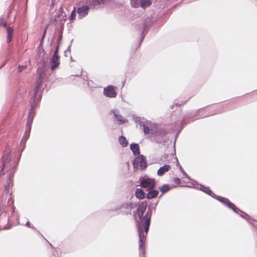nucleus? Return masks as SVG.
Returning <instances> with one entry per match:
<instances>
[{"label":"nucleus","instance_id":"obj_1","mask_svg":"<svg viewBox=\"0 0 257 257\" xmlns=\"http://www.w3.org/2000/svg\"><path fill=\"white\" fill-rule=\"evenodd\" d=\"M148 203L144 201L140 203L137 209V213L139 221H137V226L139 236V249L140 255L145 257V249L144 243L145 242L146 236L149 229L151 218L152 215V209L148 207L147 212L144 215L147 207Z\"/></svg>","mask_w":257,"mask_h":257},{"label":"nucleus","instance_id":"obj_2","mask_svg":"<svg viewBox=\"0 0 257 257\" xmlns=\"http://www.w3.org/2000/svg\"><path fill=\"white\" fill-rule=\"evenodd\" d=\"M11 152L10 148L8 147L4 151L2 158V168L0 173L1 176L4 175L6 172H9V181L5 186V190L8 193L9 192L10 188L12 187L13 176L19 163V160L17 161L11 160Z\"/></svg>","mask_w":257,"mask_h":257},{"label":"nucleus","instance_id":"obj_3","mask_svg":"<svg viewBox=\"0 0 257 257\" xmlns=\"http://www.w3.org/2000/svg\"><path fill=\"white\" fill-rule=\"evenodd\" d=\"M196 185L197 187H194L195 188H196L199 189L200 190L202 191V192L206 193L207 194L211 196L212 197L218 200L229 208L233 209L234 211L236 212V208L235 205L231 202H230L228 199L216 195L207 187H205L201 184H197Z\"/></svg>","mask_w":257,"mask_h":257},{"label":"nucleus","instance_id":"obj_4","mask_svg":"<svg viewBox=\"0 0 257 257\" xmlns=\"http://www.w3.org/2000/svg\"><path fill=\"white\" fill-rule=\"evenodd\" d=\"M136 207V204L131 202H125L117 204L112 210L119 211L122 215L131 214V210Z\"/></svg>","mask_w":257,"mask_h":257},{"label":"nucleus","instance_id":"obj_5","mask_svg":"<svg viewBox=\"0 0 257 257\" xmlns=\"http://www.w3.org/2000/svg\"><path fill=\"white\" fill-rule=\"evenodd\" d=\"M140 186L148 190L153 189L156 186V181L154 178H151L145 176L141 177L139 179Z\"/></svg>","mask_w":257,"mask_h":257},{"label":"nucleus","instance_id":"obj_6","mask_svg":"<svg viewBox=\"0 0 257 257\" xmlns=\"http://www.w3.org/2000/svg\"><path fill=\"white\" fill-rule=\"evenodd\" d=\"M43 79V74H40L38 80H37L36 86L33 90V102L36 104H38V102L41 98L40 94H38V91L40 88V86L42 83Z\"/></svg>","mask_w":257,"mask_h":257},{"label":"nucleus","instance_id":"obj_7","mask_svg":"<svg viewBox=\"0 0 257 257\" xmlns=\"http://www.w3.org/2000/svg\"><path fill=\"white\" fill-rule=\"evenodd\" d=\"M148 164L146 157L143 155H139L136 157L133 161V167L134 168H138L140 167L142 171L145 170L147 168Z\"/></svg>","mask_w":257,"mask_h":257},{"label":"nucleus","instance_id":"obj_8","mask_svg":"<svg viewBox=\"0 0 257 257\" xmlns=\"http://www.w3.org/2000/svg\"><path fill=\"white\" fill-rule=\"evenodd\" d=\"M6 208V206H1L0 207V227L4 229H6V226L8 224L9 220Z\"/></svg>","mask_w":257,"mask_h":257},{"label":"nucleus","instance_id":"obj_9","mask_svg":"<svg viewBox=\"0 0 257 257\" xmlns=\"http://www.w3.org/2000/svg\"><path fill=\"white\" fill-rule=\"evenodd\" d=\"M110 113L113 114L114 120L117 122L118 125L123 124L127 122V120H125L123 117L119 114L118 110H112Z\"/></svg>","mask_w":257,"mask_h":257},{"label":"nucleus","instance_id":"obj_10","mask_svg":"<svg viewBox=\"0 0 257 257\" xmlns=\"http://www.w3.org/2000/svg\"><path fill=\"white\" fill-rule=\"evenodd\" d=\"M103 94L109 98H115L117 93L113 85H108L103 89Z\"/></svg>","mask_w":257,"mask_h":257},{"label":"nucleus","instance_id":"obj_11","mask_svg":"<svg viewBox=\"0 0 257 257\" xmlns=\"http://www.w3.org/2000/svg\"><path fill=\"white\" fill-rule=\"evenodd\" d=\"M37 104H38L34 103V102L31 104V109L29 111V117L27 121V126L31 127L33 118L35 116L34 110L36 108Z\"/></svg>","mask_w":257,"mask_h":257},{"label":"nucleus","instance_id":"obj_12","mask_svg":"<svg viewBox=\"0 0 257 257\" xmlns=\"http://www.w3.org/2000/svg\"><path fill=\"white\" fill-rule=\"evenodd\" d=\"M89 8L87 6H83L81 7L78 8L77 13L78 14V18L79 19H81L86 17L88 15Z\"/></svg>","mask_w":257,"mask_h":257},{"label":"nucleus","instance_id":"obj_13","mask_svg":"<svg viewBox=\"0 0 257 257\" xmlns=\"http://www.w3.org/2000/svg\"><path fill=\"white\" fill-rule=\"evenodd\" d=\"M60 64V57L52 56L50 61V68L53 71L57 68Z\"/></svg>","mask_w":257,"mask_h":257},{"label":"nucleus","instance_id":"obj_14","mask_svg":"<svg viewBox=\"0 0 257 257\" xmlns=\"http://www.w3.org/2000/svg\"><path fill=\"white\" fill-rule=\"evenodd\" d=\"M171 167L169 165H165L161 167L157 171L158 176H163L165 173L167 172L170 169Z\"/></svg>","mask_w":257,"mask_h":257},{"label":"nucleus","instance_id":"obj_15","mask_svg":"<svg viewBox=\"0 0 257 257\" xmlns=\"http://www.w3.org/2000/svg\"><path fill=\"white\" fill-rule=\"evenodd\" d=\"M130 148L135 156L140 154V147L138 144L133 143L130 145Z\"/></svg>","mask_w":257,"mask_h":257},{"label":"nucleus","instance_id":"obj_16","mask_svg":"<svg viewBox=\"0 0 257 257\" xmlns=\"http://www.w3.org/2000/svg\"><path fill=\"white\" fill-rule=\"evenodd\" d=\"M149 191V192L147 194V198L149 199L155 198L158 195L159 191L157 190L152 189Z\"/></svg>","mask_w":257,"mask_h":257},{"label":"nucleus","instance_id":"obj_17","mask_svg":"<svg viewBox=\"0 0 257 257\" xmlns=\"http://www.w3.org/2000/svg\"><path fill=\"white\" fill-rule=\"evenodd\" d=\"M133 118L135 120V122L137 124L140 125L141 126H142L143 125H144L146 123L144 118H141L139 116L133 115Z\"/></svg>","mask_w":257,"mask_h":257},{"label":"nucleus","instance_id":"obj_18","mask_svg":"<svg viewBox=\"0 0 257 257\" xmlns=\"http://www.w3.org/2000/svg\"><path fill=\"white\" fill-rule=\"evenodd\" d=\"M136 197L140 199H144L145 197V193L142 189L138 188L135 191Z\"/></svg>","mask_w":257,"mask_h":257},{"label":"nucleus","instance_id":"obj_19","mask_svg":"<svg viewBox=\"0 0 257 257\" xmlns=\"http://www.w3.org/2000/svg\"><path fill=\"white\" fill-rule=\"evenodd\" d=\"M13 31H14L13 29L11 27H9L7 29V42L8 43H9L12 40Z\"/></svg>","mask_w":257,"mask_h":257},{"label":"nucleus","instance_id":"obj_20","mask_svg":"<svg viewBox=\"0 0 257 257\" xmlns=\"http://www.w3.org/2000/svg\"><path fill=\"white\" fill-rule=\"evenodd\" d=\"M30 134L28 133H25L24 134V136L21 140V146L22 147V151L24 149L25 147V144L27 141V140L29 138Z\"/></svg>","mask_w":257,"mask_h":257},{"label":"nucleus","instance_id":"obj_21","mask_svg":"<svg viewBox=\"0 0 257 257\" xmlns=\"http://www.w3.org/2000/svg\"><path fill=\"white\" fill-rule=\"evenodd\" d=\"M118 142L119 144L122 147H125L128 145V142L126 139V138L123 137V136H121L118 138Z\"/></svg>","mask_w":257,"mask_h":257},{"label":"nucleus","instance_id":"obj_22","mask_svg":"<svg viewBox=\"0 0 257 257\" xmlns=\"http://www.w3.org/2000/svg\"><path fill=\"white\" fill-rule=\"evenodd\" d=\"M151 4V0H141L140 1V6L143 8L148 7L150 6Z\"/></svg>","mask_w":257,"mask_h":257},{"label":"nucleus","instance_id":"obj_23","mask_svg":"<svg viewBox=\"0 0 257 257\" xmlns=\"http://www.w3.org/2000/svg\"><path fill=\"white\" fill-rule=\"evenodd\" d=\"M159 190L162 193H165L170 190V187L168 184H164L159 187Z\"/></svg>","mask_w":257,"mask_h":257},{"label":"nucleus","instance_id":"obj_24","mask_svg":"<svg viewBox=\"0 0 257 257\" xmlns=\"http://www.w3.org/2000/svg\"><path fill=\"white\" fill-rule=\"evenodd\" d=\"M148 124V123L147 122V124H146V123H145L142 126H143V131H144V133L145 135L149 134L150 133V126Z\"/></svg>","mask_w":257,"mask_h":257},{"label":"nucleus","instance_id":"obj_25","mask_svg":"<svg viewBox=\"0 0 257 257\" xmlns=\"http://www.w3.org/2000/svg\"><path fill=\"white\" fill-rule=\"evenodd\" d=\"M102 3H101L99 0H92V1L90 2V5L91 7L95 8Z\"/></svg>","mask_w":257,"mask_h":257},{"label":"nucleus","instance_id":"obj_26","mask_svg":"<svg viewBox=\"0 0 257 257\" xmlns=\"http://www.w3.org/2000/svg\"><path fill=\"white\" fill-rule=\"evenodd\" d=\"M143 31L142 33L141 38L140 39L141 43L143 41V40L147 32V31H146V29H147V26L145 23L143 25Z\"/></svg>","mask_w":257,"mask_h":257},{"label":"nucleus","instance_id":"obj_27","mask_svg":"<svg viewBox=\"0 0 257 257\" xmlns=\"http://www.w3.org/2000/svg\"><path fill=\"white\" fill-rule=\"evenodd\" d=\"M58 21H65L66 15H63V13L62 12L61 14H59L57 16ZM55 21H57V20L56 19Z\"/></svg>","mask_w":257,"mask_h":257},{"label":"nucleus","instance_id":"obj_28","mask_svg":"<svg viewBox=\"0 0 257 257\" xmlns=\"http://www.w3.org/2000/svg\"><path fill=\"white\" fill-rule=\"evenodd\" d=\"M240 216L241 217H242V218L246 219L247 220V221L250 223V224H252V225L254 226V224L252 223V222L251 221L250 219V218H249V216H248V214H245L244 213V215H240Z\"/></svg>","mask_w":257,"mask_h":257},{"label":"nucleus","instance_id":"obj_29","mask_svg":"<svg viewBox=\"0 0 257 257\" xmlns=\"http://www.w3.org/2000/svg\"><path fill=\"white\" fill-rule=\"evenodd\" d=\"M25 225H26V226L29 227H31V228H32L33 229H34V230L37 231L38 232V233H39V234H40V235H41V236H42V237H43L45 240H46V239L44 238V237L43 236V235H42V234H41L40 233V232H39V231H38V230H37V229L35 227H33V226H31V225H30V222H29V221H27V222H26V224H25Z\"/></svg>","mask_w":257,"mask_h":257},{"label":"nucleus","instance_id":"obj_30","mask_svg":"<svg viewBox=\"0 0 257 257\" xmlns=\"http://www.w3.org/2000/svg\"><path fill=\"white\" fill-rule=\"evenodd\" d=\"M75 16H76V9L74 7L73 8V11L71 12L70 17V20H73L75 18Z\"/></svg>","mask_w":257,"mask_h":257},{"label":"nucleus","instance_id":"obj_31","mask_svg":"<svg viewBox=\"0 0 257 257\" xmlns=\"http://www.w3.org/2000/svg\"><path fill=\"white\" fill-rule=\"evenodd\" d=\"M158 203V201H157L156 202H151L150 203V205H149V207H150L152 210L153 209H155L157 204Z\"/></svg>","mask_w":257,"mask_h":257},{"label":"nucleus","instance_id":"obj_32","mask_svg":"<svg viewBox=\"0 0 257 257\" xmlns=\"http://www.w3.org/2000/svg\"><path fill=\"white\" fill-rule=\"evenodd\" d=\"M220 111H218V110H216V112H213V111H211L209 113H208V114L207 115V116H209V115H214L217 113H218V112H220ZM206 116V115H205V116H199V118H203V117H204Z\"/></svg>","mask_w":257,"mask_h":257},{"label":"nucleus","instance_id":"obj_33","mask_svg":"<svg viewBox=\"0 0 257 257\" xmlns=\"http://www.w3.org/2000/svg\"><path fill=\"white\" fill-rule=\"evenodd\" d=\"M131 4L134 8H138L139 6V4L136 2V0H133V2L131 1Z\"/></svg>","mask_w":257,"mask_h":257},{"label":"nucleus","instance_id":"obj_34","mask_svg":"<svg viewBox=\"0 0 257 257\" xmlns=\"http://www.w3.org/2000/svg\"><path fill=\"white\" fill-rule=\"evenodd\" d=\"M59 45L57 46L53 56H58V57H60L59 54H58V52H59Z\"/></svg>","mask_w":257,"mask_h":257},{"label":"nucleus","instance_id":"obj_35","mask_svg":"<svg viewBox=\"0 0 257 257\" xmlns=\"http://www.w3.org/2000/svg\"><path fill=\"white\" fill-rule=\"evenodd\" d=\"M0 26H3L5 27H7V23H4V19L3 18H0Z\"/></svg>","mask_w":257,"mask_h":257},{"label":"nucleus","instance_id":"obj_36","mask_svg":"<svg viewBox=\"0 0 257 257\" xmlns=\"http://www.w3.org/2000/svg\"><path fill=\"white\" fill-rule=\"evenodd\" d=\"M26 66H21V65H19V66L18 67V71L19 72L22 71L24 69H25L26 68Z\"/></svg>","mask_w":257,"mask_h":257},{"label":"nucleus","instance_id":"obj_37","mask_svg":"<svg viewBox=\"0 0 257 257\" xmlns=\"http://www.w3.org/2000/svg\"><path fill=\"white\" fill-rule=\"evenodd\" d=\"M174 181L177 184H180L181 183L180 179L179 178H175L174 179Z\"/></svg>","mask_w":257,"mask_h":257},{"label":"nucleus","instance_id":"obj_38","mask_svg":"<svg viewBox=\"0 0 257 257\" xmlns=\"http://www.w3.org/2000/svg\"><path fill=\"white\" fill-rule=\"evenodd\" d=\"M31 127L26 126L25 133H28V134H30V132H31Z\"/></svg>","mask_w":257,"mask_h":257},{"label":"nucleus","instance_id":"obj_39","mask_svg":"<svg viewBox=\"0 0 257 257\" xmlns=\"http://www.w3.org/2000/svg\"><path fill=\"white\" fill-rule=\"evenodd\" d=\"M186 101H181V103H175V104L177 106H180L182 105H183L185 103Z\"/></svg>","mask_w":257,"mask_h":257},{"label":"nucleus","instance_id":"obj_40","mask_svg":"<svg viewBox=\"0 0 257 257\" xmlns=\"http://www.w3.org/2000/svg\"><path fill=\"white\" fill-rule=\"evenodd\" d=\"M46 30H47V28L45 30V31L44 32V33L43 34L42 38V40H43V39L44 38V37L45 36L46 33Z\"/></svg>","mask_w":257,"mask_h":257},{"label":"nucleus","instance_id":"obj_41","mask_svg":"<svg viewBox=\"0 0 257 257\" xmlns=\"http://www.w3.org/2000/svg\"><path fill=\"white\" fill-rule=\"evenodd\" d=\"M70 48L71 46H69L67 49V50L65 51V53H66L67 52H70Z\"/></svg>","mask_w":257,"mask_h":257},{"label":"nucleus","instance_id":"obj_42","mask_svg":"<svg viewBox=\"0 0 257 257\" xmlns=\"http://www.w3.org/2000/svg\"><path fill=\"white\" fill-rule=\"evenodd\" d=\"M236 212L234 211L233 209H232L234 212H235L236 213H238V211H239V212H241V210H240L239 209H238L236 207Z\"/></svg>","mask_w":257,"mask_h":257},{"label":"nucleus","instance_id":"obj_43","mask_svg":"<svg viewBox=\"0 0 257 257\" xmlns=\"http://www.w3.org/2000/svg\"><path fill=\"white\" fill-rule=\"evenodd\" d=\"M182 174H183V175H184V176H185L186 177H188L187 175L186 174V173L184 171H183Z\"/></svg>","mask_w":257,"mask_h":257},{"label":"nucleus","instance_id":"obj_44","mask_svg":"<svg viewBox=\"0 0 257 257\" xmlns=\"http://www.w3.org/2000/svg\"><path fill=\"white\" fill-rule=\"evenodd\" d=\"M180 171L182 173L183 171V170L182 169V168H181V167L180 166Z\"/></svg>","mask_w":257,"mask_h":257},{"label":"nucleus","instance_id":"obj_45","mask_svg":"<svg viewBox=\"0 0 257 257\" xmlns=\"http://www.w3.org/2000/svg\"><path fill=\"white\" fill-rule=\"evenodd\" d=\"M101 3H103V2L104 1V0H99Z\"/></svg>","mask_w":257,"mask_h":257},{"label":"nucleus","instance_id":"obj_46","mask_svg":"<svg viewBox=\"0 0 257 257\" xmlns=\"http://www.w3.org/2000/svg\"><path fill=\"white\" fill-rule=\"evenodd\" d=\"M20 155H21V154H19L18 156H19V159H20Z\"/></svg>","mask_w":257,"mask_h":257},{"label":"nucleus","instance_id":"obj_47","mask_svg":"<svg viewBox=\"0 0 257 257\" xmlns=\"http://www.w3.org/2000/svg\"><path fill=\"white\" fill-rule=\"evenodd\" d=\"M61 10H62V9L60 8L59 11L61 12Z\"/></svg>","mask_w":257,"mask_h":257},{"label":"nucleus","instance_id":"obj_48","mask_svg":"<svg viewBox=\"0 0 257 257\" xmlns=\"http://www.w3.org/2000/svg\"><path fill=\"white\" fill-rule=\"evenodd\" d=\"M196 183H197V182H194V183L193 184V185H195V184H196Z\"/></svg>","mask_w":257,"mask_h":257},{"label":"nucleus","instance_id":"obj_49","mask_svg":"<svg viewBox=\"0 0 257 257\" xmlns=\"http://www.w3.org/2000/svg\"><path fill=\"white\" fill-rule=\"evenodd\" d=\"M184 120H183L182 123H184Z\"/></svg>","mask_w":257,"mask_h":257},{"label":"nucleus","instance_id":"obj_50","mask_svg":"<svg viewBox=\"0 0 257 257\" xmlns=\"http://www.w3.org/2000/svg\"><path fill=\"white\" fill-rule=\"evenodd\" d=\"M133 0H132V2H133Z\"/></svg>","mask_w":257,"mask_h":257}]
</instances>
